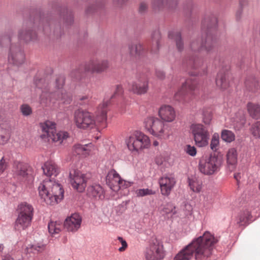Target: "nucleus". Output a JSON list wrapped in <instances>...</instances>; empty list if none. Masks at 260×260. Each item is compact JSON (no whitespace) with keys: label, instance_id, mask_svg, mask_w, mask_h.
<instances>
[{"label":"nucleus","instance_id":"obj_25","mask_svg":"<svg viewBox=\"0 0 260 260\" xmlns=\"http://www.w3.org/2000/svg\"><path fill=\"white\" fill-rule=\"evenodd\" d=\"M226 160L229 170L233 171L236 168L238 161V152L236 148H231L228 150Z\"/></svg>","mask_w":260,"mask_h":260},{"label":"nucleus","instance_id":"obj_12","mask_svg":"<svg viewBox=\"0 0 260 260\" xmlns=\"http://www.w3.org/2000/svg\"><path fill=\"white\" fill-rule=\"evenodd\" d=\"M214 47V41L210 35L207 34L205 40H203L202 42H199L198 40L192 41L190 44V48L191 50L195 52H200L205 50L207 52L212 51Z\"/></svg>","mask_w":260,"mask_h":260},{"label":"nucleus","instance_id":"obj_54","mask_svg":"<svg viewBox=\"0 0 260 260\" xmlns=\"http://www.w3.org/2000/svg\"><path fill=\"white\" fill-rule=\"evenodd\" d=\"M147 8V5L144 3H141L139 7V11L141 13L144 12Z\"/></svg>","mask_w":260,"mask_h":260},{"label":"nucleus","instance_id":"obj_56","mask_svg":"<svg viewBox=\"0 0 260 260\" xmlns=\"http://www.w3.org/2000/svg\"><path fill=\"white\" fill-rule=\"evenodd\" d=\"M2 260H14L13 258L9 254L3 255L2 257Z\"/></svg>","mask_w":260,"mask_h":260},{"label":"nucleus","instance_id":"obj_26","mask_svg":"<svg viewBox=\"0 0 260 260\" xmlns=\"http://www.w3.org/2000/svg\"><path fill=\"white\" fill-rule=\"evenodd\" d=\"M29 166L22 162L15 161L14 164L13 172L14 175L19 177H24L28 174Z\"/></svg>","mask_w":260,"mask_h":260},{"label":"nucleus","instance_id":"obj_27","mask_svg":"<svg viewBox=\"0 0 260 260\" xmlns=\"http://www.w3.org/2000/svg\"><path fill=\"white\" fill-rule=\"evenodd\" d=\"M87 194L95 199L103 200L105 198L103 188L100 185H91L87 188Z\"/></svg>","mask_w":260,"mask_h":260},{"label":"nucleus","instance_id":"obj_23","mask_svg":"<svg viewBox=\"0 0 260 260\" xmlns=\"http://www.w3.org/2000/svg\"><path fill=\"white\" fill-rule=\"evenodd\" d=\"M96 151V147L91 143L85 145L76 144L73 148V151L75 154L83 157L94 154Z\"/></svg>","mask_w":260,"mask_h":260},{"label":"nucleus","instance_id":"obj_37","mask_svg":"<svg viewBox=\"0 0 260 260\" xmlns=\"http://www.w3.org/2000/svg\"><path fill=\"white\" fill-rule=\"evenodd\" d=\"M203 122L206 125H209L212 119V112L210 108H204L202 110Z\"/></svg>","mask_w":260,"mask_h":260},{"label":"nucleus","instance_id":"obj_11","mask_svg":"<svg viewBox=\"0 0 260 260\" xmlns=\"http://www.w3.org/2000/svg\"><path fill=\"white\" fill-rule=\"evenodd\" d=\"M69 178L70 183L75 189L79 192L85 190L88 179L85 174L78 170H73L70 173Z\"/></svg>","mask_w":260,"mask_h":260},{"label":"nucleus","instance_id":"obj_49","mask_svg":"<svg viewBox=\"0 0 260 260\" xmlns=\"http://www.w3.org/2000/svg\"><path fill=\"white\" fill-rule=\"evenodd\" d=\"M117 239L121 243V244L122 245V247H120L118 249V250L120 252L124 251L126 249V248L127 247V244L126 242L122 237H118L117 238Z\"/></svg>","mask_w":260,"mask_h":260},{"label":"nucleus","instance_id":"obj_21","mask_svg":"<svg viewBox=\"0 0 260 260\" xmlns=\"http://www.w3.org/2000/svg\"><path fill=\"white\" fill-rule=\"evenodd\" d=\"M158 116L163 121L171 122L176 118L174 108L169 105H162L158 110Z\"/></svg>","mask_w":260,"mask_h":260},{"label":"nucleus","instance_id":"obj_32","mask_svg":"<svg viewBox=\"0 0 260 260\" xmlns=\"http://www.w3.org/2000/svg\"><path fill=\"white\" fill-rule=\"evenodd\" d=\"M188 184L191 190L200 192L202 188V181L196 177L188 178Z\"/></svg>","mask_w":260,"mask_h":260},{"label":"nucleus","instance_id":"obj_2","mask_svg":"<svg viewBox=\"0 0 260 260\" xmlns=\"http://www.w3.org/2000/svg\"><path fill=\"white\" fill-rule=\"evenodd\" d=\"M110 100L105 99L98 107L96 112V121L93 114L86 110L78 109L74 113V122L77 127L81 129H92L98 124L105 127L107 125L108 107L110 104Z\"/></svg>","mask_w":260,"mask_h":260},{"label":"nucleus","instance_id":"obj_60","mask_svg":"<svg viewBox=\"0 0 260 260\" xmlns=\"http://www.w3.org/2000/svg\"><path fill=\"white\" fill-rule=\"evenodd\" d=\"M158 142L156 141H155L153 142V145L155 146H158Z\"/></svg>","mask_w":260,"mask_h":260},{"label":"nucleus","instance_id":"obj_16","mask_svg":"<svg viewBox=\"0 0 260 260\" xmlns=\"http://www.w3.org/2000/svg\"><path fill=\"white\" fill-rule=\"evenodd\" d=\"M82 218L78 213L72 214L64 221V228L68 232H76L81 226Z\"/></svg>","mask_w":260,"mask_h":260},{"label":"nucleus","instance_id":"obj_63","mask_svg":"<svg viewBox=\"0 0 260 260\" xmlns=\"http://www.w3.org/2000/svg\"><path fill=\"white\" fill-rule=\"evenodd\" d=\"M11 34H12V32H11V31L9 32V37L10 38H9L10 41H11V37L10 36Z\"/></svg>","mask_w":260,"mask_h":260},{"label":"nucleus","instance_id":"obj_13","mask_svg":"<svg viewBox=\"0 0 260 260\" xmlns=\"http://www.w3.org/2000/svg\"><path fill=\"white\" fill-rule=\"evenodd\" d=\"M50 105L58 108L60 104H69L72 101L71 95L62 90H58L50 94Z\"/></svg>","mask_w":260,"mask_h":260},{"label":"nucleus","instance_id":"obj_34","mask_svg":"<svg viewBox=\"0 0 260 260\" xmlns=\"http://www.w3.org/2000/svg\"><path fill=\"white\" fill-rule=\"evenodd\" d=\"M251 217L250 213L248 210H245L240 213L237 223L240 225H246L249 223Z\"/></svg>","mask_w":260,"mask_h":260},{"label":"nucleus","instance_id":"obj_39","mask_svg":"<svg viewBox=\"0 0 260 260\" xmlns=\"http://www.w3.org/2000/svg\"><path fill=\"white\" fill-rule=\"evenodd\" d=\"M9 138L8 129L0 125V144H5L8 142Z\"/></svg>","mask_w":260,"mask_h":260},{"label":"nucleus","instance_id":"obj_52","mask_svg":"<svg viewBox=\"0 0 260 260\" xmlns=\"http://www.w3.org/2000/svg\"><path fill=\"white\" fill-rule=\"evenodd\" d=\"M175 209V207L171 204H168L167 207L164 208V212L166 213H169L173 212V210Z\"/></svg>","mask_w":260,"mask_h":260},{"label":"nucleus","instance_id":"obj_14","mask_svg":"<svg viewBox=\"0 0 260 260\" xmlns=\"http://www.w3.org/2000/svg\"><path fill=\"white\" fill-rule=\"evenodd\" d=\"M109 63L107 60H99L93 59L89 60L84 66L85 72L101 73L109 68Z\"/></svg>","mask_w":260,"mask_h":260},{"label":"nucleus","instance_id":"obj_57","mask_svg":"<svg viewBox=\"0 0 260 260\" xmlns=\"http://www.w3.org/2000/svg\"><path fill=\"white\" fill-rule=\"evenodd\" d=\"M234 178L237 181H239L240 178V174H236L234 175Z\"/></svg>","mask_w":260,"mask_h":260},{"label":"nucleus","instance_id":"obj_46","mask_svg":"<svg viewBox=\"0 0 260 260\" xmlns=\"http://www.w3.org/2000/svg\"><path fill=\"white\" fill-rule=\"evenodd\" d=\"M170 2H168V0H153V5L154 7H158L159 9L161 8L162 7L169 5V7H170Z\"/></svg>","mask_w":260,"mask_h":260},{"label":"nucleus","instance_id":"obj_42","mask_svg":"<svg viewBox=\"0 0 260 260\" xmlns=\"http://www.w3.org/2000/svg\"><path fill=\"white\" fill-rule=\"evenodd\" d=\"M203 64V59L199 57H192L189 61V65L193 69H198L202 67Z\"/></svg>","mask_w":260,"mask_h":260},{"label":"nucleus","instance_id":"obj_62","mask_svg":"<svg viewBox=\"0 0 260 260\" xmlns=\"http://www.w3.org/2000/svg\"><path fill=\"white\" fill-rule=\"evenodd\" d=\"M211 27L212 26H211V25L210 24H207V29H208L209 30L210 28H211Z\"/></svg>","mask_w":260,"mask_h":260},{"label":"nucleus","instance_id":"obj_64","mask_svg":"<svg viewBox=\"0 0 260 260\" xmlns=\"http://www.w3.org/2000/svg\"><path fill=\"white\" fill-rule=\"evenodd\" d=\"M36 84L38 87L41 88V87L39 85L38 83H36Z\"/></svg>","mask_w":260,"mask_h":260},{"label":"nucleus","instance_id":"obj_24","mask_svg":"<svg viewBox=\"0 0 260 260\" xmlns=\"http://www.w3.org/2000/svg\"><path fill=\"white\" fill-rule=\"evenodd\" d=\"M44 174L47 176H56L60 172V168L53 161L50 160L45 162L42 166Z\"/></svg>","mask_w":260,"mask_h":260},{"label":"nucleus","instance_id":"obj_15","mask_svg":"<svg viewBox=\"0 0 260 260\" xmlns=\"http://www.w3.org/2000/svg\"><path fill=\"white\" fill-rule=\"evenodd\" d=\"M160 192L163 196H168L174 187L176 181L175 178L171 176H164L158 181Z\"/></svg>","mask_w":260,"mask_h":260},{"label":"nucleus","instance_id":"obj_17","mask_svg":"<svg viewBox=\"0 0 260 260\" xmlns=\"http://www.w3.org/2000/svg\"><path fill=\"white\" fill-rule=\"evenodd\" d=\"M163 257L162 246L157 242L151 244L146 251L147 260H160Z\"/></svg>","mask_w":260,"mask_h":260},{"label":"nucleus","instance_id":"obj_33","mask_svg":"<svg viewBox=\"0 0 260 260\" xmlns=\"http://www.w3.org/2000/svg\"><path fill=\"white\" fill-rule=\"evenodd\" d=\"M169 38L175 40L176 47L179 51L183 50V43L182 41L180 32L176 30L171 31L169 33Z\"/></svg>","mask_w":260,"mask_h":260},{"label":"nucleus","instance_id":"obj_48","mask_svg":"<svg viewBox=\"0 0 260 260\" xmlns=\"http://www.w3.org/2000/svg\"><path fill=\"white\" fill-rule=\"evenodd\" d=\"M8 164L4 157L0 160V174L3 173L7 169Z\"/></svg>","mask_w":260,"mask_h":260},{"label":"nucleus","instance_id":"obj_51","mask_svg":"<svg viewBox=\"0 0 260 260\" xmlns=\"http://www.w3.org/2000/svg\"><path fill=\"white\" fill-rule=\"evenodd\" d=\"M123 92V89L121 85L116 86L114 93L111 96V99L113 98L116 95H121Z\"/></svg>","mask_w":260,"mask_h":260},{"label":"nucleus","instance_id":"obj_43","mask_svg":"<svg viewBox=\"0 0 260 260\" xmlns=\"http://www.w3.org/2000/svg\"><path fill=\"white\" fill-rule=\"evenodd\" d=\"M219 136L218 134L214 133L211 139L210 143V148L214 151H216L219 148Z\"/></svg>","mask_w":260,"mask_h":260},{"label":"nucleus","instance_id":"obj_19","mask_svg":"<svg viewBox=\"0 0 260 260\" xmlns=\"http://www.w3.org/2000/svg\"><path fill=\"white\" fill-rule=\"evenodd\" d=\"M18 38L20 42L28 43L37 39V35L33 29L27 25H23L18 32Z\"/></svg>","mask_w":260,"mask_h":260},{"label":"nucleus","instance_id":"obj_47","mask_svg":"<svg viewBox=\"0 0 260 260\" xmlns=\"http://www.w3.org/2000/svg\"><path fill=\"white\" fill-rule=\"evenodd\" d=\"M184 151L187 154L191 156H194L197 154L196 148L190 145H187L184 148Z\"/></svg>","mask_w":260,"mask_h":260},{"label":"nucleus","instance_id":"obj_9","mask_svg":"<svg viewBox=\"0 0 260 260\" xmlns=\"http://www.w3.org/2000/svg\"><path fill=\"white\" fill-rule=\"evenodd\" d=\"M190 131L195 143L198 147H204L208 144L210 134L205 126L201 123L192 124Z\"/></svg>","mask_w":260,"mask_h":260},{"label":"nucleus","instance_id":"obj_10","mask_svg":"<svg viewBox=\"0 0 260 260\" xmlns=\"http://www.w3.org/2000/svg\"><path fill=\"white\" fill-rule=\"evenodd\" d=\"M106 182L110 188L115 192L118 191L122 187H127L129 186V183L123 180L115 170L109 171L106 176Z\"/></svg>","mask_w":260,"mask_h":260},{"label":"nucleus","instance_id":"obj_58","mask_svg":"<svg viewBox=\"0 0 260 260\" xmlns=\"http://www.w3.org/2000/svg\"><path fill=\"white\" fill-rule=\"evenodd\" d=\"M59 81H60L61 82V84L60 85V86H58V88H60L62 86L63 80L62 79L60 78V79H58L56 80V82H59Z\"/></svg>","mask_w":260,"mask_h":260},{"label":"nucleus","instance_id":"obj_55","mask_svg":"<svg viewBox=\"0 0 260 260\" xmlns=\"http://www.w3.org/2000/svg\"><path fill=\"white\" fill-rule=\"evenodd\" d=\"M155 161L158 165H160L162 164V163L163 162V158L160 155L156 157V158L155 159Z\"/></svg>","mask_w":260,"mask_h":260},{"label":"nucleus","instance_id":"obj_22","mask_svg":"<svg viewBox=\"0 0 260 260\" xmlns=\"http://www.w3.org/2000/svg\"><path fill=\"white\" fill-rule=\"evenodd\" d=\"M25 60L24 53L18 48H15L13 46L10 47L8 60L10 63L19 66L22 64Z\"/></svg>","mask_w":260,"mask_h":260},{"label":"nucleus","instance_id":"obj_18","mask_svg":"<svg viewBox=\"0 0 260 260\" xmlns=\"http://www.w3.org/2000/svg\"><path fill=\"white\" fill-rule=\"evenodd\" d=\"M197 81L193 79H187L182 84L181 87L175 93V98L176 100L180 101L183 96L190 92L193 91L196 88Z\"/></svg>","mask_w":260,"mask_h":260},{"label":"nucleus","instance_id":"obj_36","mask_svg":"<svg viewBox=\"0 0 260 260\" xmlns=\"http://www.w3.org/2000/svg\"><path fill=\"white\" fill-rule=\"evenodd\" d=\"M61 224L56 221H50L48 225L49 232L52 235L58 234L61 229Z\"/></svg>","mask_w":260,"mask_h":260},{"label":"nucleus","instance_id":"obj_35","mask_svg":"<svg viewBox=\"0 0 260 260\" xmlns=\"http://www.w3.org/2000/svg\"><path fill=\"white\" fill-rule=\"evenodd\" d=\"M222 140L227 143H231L235 140V135L231 131L223 129L221 133Z\"/></svg>","mask_w":260,"mask_h":260},{"label":"nucleus","instance_id":"obj_53","mask_svg":"<svg viewBox=\"0 0 260 260\" xmlns=\"http://www.w3.org/2000/svg\"><path fill=\"white\" fill-rule=\"evenodd\" d=\"M156 75L158 78L162 80L165 78V75L163 71L158 70L156 72Z\"/></svg>","mask_w":260,"mask_h":260},{"label":"nucleus","instance_id":"obj_5","mask_svg":"<svg viewBox=\"0 0 260 260\" xmlns=\"http://www.w3.org/2000/svg\"><path fill=\"white\" fill-rule=\"evenodd\" d=\"M34 216V208L27 203H23L18 206V216L16 219L14 229L18 231L25 230L31 224Z\"/></svg>","mask_w":260,"mask_h":260},{"label":"nucleus","instance_id":"obj_3","mask_svg":"<svg viewBox=\"0 0 260 260\" xmlns=\"http://www.w3.org/2000/svg\"><path fill=\"white\" fill-rule=\"evenodd\" d=\"M38 191L41 199L47 205H56L63 198L64 190L61 184L50 179L40 183Z\"/></svg>","mask_w":260,"mask_h":260},{"label":"nucleus","instance_id":"obj_28","mask_svg":"<svg viewBox=\"0 0 260 260\" xmlns=\"http://www.w3.org/2000/svg\"><path fill=\"white\" fill-rule=\"evenodd\" d=\"M228 73L219 72L217 75L216 79V84L218 87L222 90L226 89L229 86L228 81Z\"/></svg>","mask_w":260,"mask_h":260},{"label":"nucleus","instance_id":"obj_6","mask_svg":"<svg viewBox=\"0 0 260 260\" xmlns=\"http://www.w3.org/2000/svg\"><path fill=\"white\" fill-rule=\"evenodd\" d=\"M144 124L146 131L156 137L164 139L169 136L168 125L157 117H148L145 119Z\"/></svg>","mask_w":260,"mask_h":260},{"label":"nucleus","instance_id":"obj_50","mask_svg":"<svg viewBox=\"0 0 260 260\" xmlns=\"http://www.w3.org/2000/svg\"><path fill=\"white\" fill-rule=\"evenodd\" d=\"M91 98V96L89 94H86L80 95L79 100L84 103L88 102Z\"/></svg>","mask_w":260,"mask_h":260},{"label":"nucleus","instance_id":"obj_41","mask_svg":"<svg viewBox=\"0 0 260 260\" xmlns=\"http://www.w3.org/2000/svg\"><path fill=\"white\" fill-rule=\"evenodd\" d=\"M45 249V245L43 244L30 245L26 248L27 252L34 254L42 252Z\"/></svg>","mask_w":260,"mask_h":260},{"label":"nucleus","instance_id":"obj_29","mask_svg":"<svg viewBox=\"0 0 260 260\" xmlns=\"http://www.w3.org/2000/svg\"><path fill=\"white\" fill-rule=\"evenodd\" d=\"M245 86L247 90L252 93L260 92V82L255 78L247 80Z\"/></svg>","mask_w":260,"mask_h":260},{"label":"nucleus","instance_id":"obj_31","mask_svg":"<svg viewBox=\"0 0 260 260\" xmlns=\"http://www.w3.org/2000/svg\"><path fill=\"white\" fill-rule=\"evenodd\" d=\"M128 51L131 56L137 58L142 54L143 48L140 43H131L128 45Z\"/></svg>","mask_w":260,"mask_h":260},{"label":"nucleus","instance_id":"obj_45","mask_svg":"<svg viewBox=\"0 0 260 260\" xmlns=\"http://www.w3.org/2000/svg\"><path fill=\"white\" fill-rule=\"evenodd\" d=\"M20 109L22 115L25 116L31 115L32 112L31 108L27 104L22 105L20 106Z\"/></svg>","mask_w":260,"mask_h":260},{"label":"nucleus","instance_id":"obj_8","mask_svg":"<svg viewBox=\"0 0 260 260\" xmlns=\"http://www.w3.org/2000/svg\"><path fill=\"white\" fill-rule=\"evenodd\" d=\"M221 158L215 155L210 156L200 161L199 169L200 171L207 175H211L216 172L221 165Z\"/></svg>","mask_w":260,"mask_h":260},{"label":"nucleus","instance_id":"obj_38","mask_svg":"<svg viewBox=\"0 0 260 260\" xmlns=\"http://www.w3.org/2000/svg\"><path fill=\"white\" fill-rule=\"evenodd\" d=\"M250 132L256 139L260 138V121H257L251 125Z\"/></svg>","mask_w":260,"mask_h":260},{"label":"nucleus","instance_id":"obj_1","mask_svg":"<svg viewBox=\"0 0 260 260\" xmlns=\"http://www.w3.org/2000/svg\"><path fill=\"white\" fill-rule=\"evenodd\" d=\"M218 242L217 237L206 232L178 253L175 260H204L210 256Z\"/></svg>","mask_w":260,"mask_h":260},{"label":"nucleus","instance_id":"obj_61","mask_svg":"<svg viewBox=\"0 0 260 260\" xmlns=\"http://www.w3.org/2000/svg\"><path fill=\"white\" fill-rule=\"evenodd\" d=\"M3 248H4L3 245L0 244V252L3 250Z\"/></svg>","mask_w":260,"mask_h":260},{"label":"nucleus","instance_id":"obj_30","mask_svg":"<svg viewBox=\"0 0 260 260\" xmlns=\"http://www.w3.org/2000/svg\"><path fill=\"white\" fill-rule=\"evenodd\" d=\"M247 111L253 118L258 119L260 117V105L257 103H248L247 105Z\"/></svg>","mask_w":260,"mask_h":260},{"label":"nucleus","instance_id":"obj_59","mask_svg":"<svg viewBox=\"0 0 260 260\" xmlns=\"http://www.w3.org/2000/svg\"><path fill=\"white\" fill-rule=\"evenodd\" d=\"M212 21L214 25H215L216 24V23H217V19H216V18H213Z\"/></svg>","mask_w":260,"mask_h":260},{"label":"nucleus","instance_id":"obj_7","mask_svg":"<svg viewBox=\"0 0 260 260\" xmlns=\"http://www.w3.org/2000/svg\"><path fill=\"white\" fill-rule=\"evenodd\" d=\"M128 149L132 152H138L150 146L149 138L140 131H135L125 140Z\"/></svg>","mask_w":260,"mask_h":260},{"label":"nucleus","instance_id":"obj_4","mask_svg":"<svg viewBox=\"0 0 260 260\" xmlns=\"http://www.w3.org/2000/svg\"><path fill=\"white\" fill-rule=\"evenodd\" d=\"M40 127L42 130L40 137L45 142L51 141L60 144L69 137L67 132L63 131L56 132V123L53 121H46L40 123Z\"/></svg>","mask_w":260,"mask_h":260},{"label":"nucleus","instance_id":"obj_20","mask_svg":"<svg viewBox=\"0 0 260 260\" xmlns=\"http://www.w3.org/2000/svg\"><path fill=\"white\" fill-rule=\"evenodd\" d=\"M149 88L148 81L146 79H139L129 85V90L138 95L144 94Z\"/></svg>","mask_w":260,"mask_h":260},{"label":"nucleus","instance_id":"obj_40","mask_svg":"<svg viewBox=\"0 0 260 260\" xmlns=\"http://www.w3.org/2000/svg\"><path fill=\"white\" fill-rule=\"evenodd\" d=\"M160 39V35L158 31L155 32L152 38V45L151 51L154 53L156 52L159 49V41Z\"/></svg>","mask_w":260,"mask_h":260},{"label":"nucleus","instance_id":"obj_44","mask_svg":"<svg viewBox=\"0 0 260 260\" xmlns=\"http://www.w3.org/2000/svg\"><path fill=\"white\" fill-rule=\"evenodd\" d=\"M136 194L138 197H143L146 196L153 195L155 193V191L149 188H142L137 189Z\"/></svg>","mask_w":260,"mask_h":260}]
</instances>
